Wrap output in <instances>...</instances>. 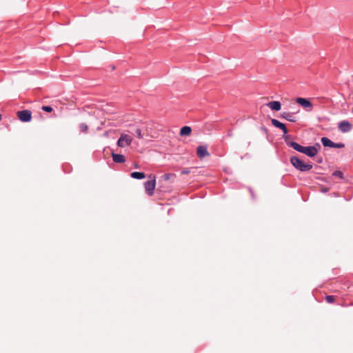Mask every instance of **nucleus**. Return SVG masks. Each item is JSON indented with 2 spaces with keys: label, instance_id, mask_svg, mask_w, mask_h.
Returning <instances> with one entry per match:
<instances>
[{
  "label": "nucleus",
  "instance_id": "nucleus-1",
  "mask_svg": "<svg viewBox=\"0 0 353 353\" xmlns=\"http://www.w3.org/2000/svg\"><path fill=\"white\" fill-rule=\"evenodd\" d=\"M290 163L296 170L301 172H307L312 168V164L305 163L296 156H293L290 157Z\"/></svg>",
  "mask_w": 353,
  "mask_h": 353
},
{
  "label": "nucleus",
  "instance_id": "nucleus-2",
  "mask_svg": "<svg viewBox=\"0 0 353 353\" xmlns=\"http://www.w3.org/2000/svg\"><path fill=\"white\" fill-rule=\"evenodd\" d=\"M151 179L147 181L145 184V189L149 196H152L154 194V190L156 187V179L154 175H150Z\"/></svg>",
  "mask_w": 353,
  "mask_h": 353
},
{
  "label": "nucleus",
  "instance_id": "nucleus-3",
  "mask_svg": "<svg viewBox=\"0 0 353 353\" xmlns=\"http://www.w3.org/2000/svg\"><path fill=\"white\" fill-rule=\"evenodd\" d=\"M320 145L316 143V145H311V146H303L302 152L303 154H305L309 157H314L316 156L318 153V148H320Z\"/></svg>",
  "mask_w": 353,
  "mask_h": 353
},
{
  "label": "nucleus",
  "instance_id": "nucleus-4",
  "mask_svg": "<svg viewBox=\"0 0 353 353\" xmlns=\"http://www.w3.org/2000/svg\"><path fill=\"white\" fill-rule=\"evenodd\" d=\"M132 142V138L126 134H121V137L117 141V145L121 148H124L130 145Z\"/></svg>",
  "mask_w": 353,
  "mask_h": 353
},
{
  "label": "nucleus",
  "instance_id": "nucleus-5",
  "mask_svg": "<svg viewBox=\"0 0 353 353\" xmlns=\"http://www.w3.org/2000/svg\"><path fill=\"white\" fill-rule=\"evenodd\" d=\"M19 119L23 122H28L31 120L32 112L28 110H23L17 112Z\"/></svg>",
  "mask_w": 353,
  "mask_h": 353
},
{
  "label": "nucleus",
  "instance_id": "nucleus-6",
  "mask_svg": "<svg viewBox=\"0 0 353 353\" xmlns=\"http://www.w3.org/2000/svg\"><path fill=\"white\" fill-rule=\"evenodd\" d=\"M296 101L303 108L307 109L309 111H311L312 110V104L307 99L298 97L296 99Z\"/></svg>",
  "mask_w": 353,
  "mask_h": 353
},
{
  "label": "nucleus",
  "instance_id": "nucleus-7",
  "mask_svg": "<svg viewBox=\"0 0 353 353\" xmlns=\"http://www.w3.org/2000/svg\"><path fill=\"white\" fill-rule=\"evenodd\" d=\"M338 128L341 132H342L343 133H346V132H349L352 130V125L347 121H342L339 123Z\"/></svg>",
  "mask_w": 353,
  "mask_h": 353
},
{
  "label": "nucleus",
  "instance_id": "nucleus-8",
  "mask_svg": "<svg viewBox=\"0 0 353 353\" xmlns=\"http://www.w3.org/2000/svg\"><path fill=\"white\" fill-rule=\"evenodd\" d=\"M196 154L201 159L210 156L206 145H199L196 148Z\"/></svg>",
  "mask_w": 353,
  "mask_h": 353
},
{
  "label": "nucleus",
  "instance_id": "nucleus-9",
  "mask_svg": "<svg viewBox=\"0 0 353 353\" xmlns=\"http://www.w3.org/2000/svg\"><path fill=\"white\" fill-rule=\"evenodd\" d=\"M281 117L290 122H296L297 121L296 117L294 112H283L281 114Z\"/></svg>",
  "mask_w": 353,
  "mask_h": 353
},
{
  "label": "nucleus",
  "instance_id": "nucleus-10",
  "mask_svg": "<svg viewBox=\"0 0 353 353\" xmlns=\"http://www.w3.org/2000/svg\"><path fill=\"white\" fill-rule=\"evenodd\" d=\"M267 105L272 110L279 111L281 108V104L278 101H272L268 103Z\"/></svg>",
  "mask_w": 353,
  "mask_h": 353
},
{
  "label": "nucleus",
  "instance_id": "nucleus-11",
  "mask_svg": "<svg viewBox=\"0 0 353 353\" xmlns=\"http://www.w3.org/2000/svg\"><path fill=\"white\" fill-rule=\"evenodd\" d=\"M112 160L115 163H124L125 161V157L122 154L112 153Z\"/></svg>",
  "mask_w": 353,
  "mask_h": 353
},
{
  "label": "nucleus",
  "instance_id": "nucleus-12",
  "mask_svg": "<svg viewBox=\"0 0 353 353\" xmlns=\"http://www.w3.org/2000/svg\"><path fill=\"white\" fill-rule=\"evenodd\" d=\"M321 143L324 147L334 148V142L327 137H322Z\"/></svg>",
  "mask_w": 353,
  "mask_h": 353
},
{
  "label": "nucleus",
  "instance_id": "nucleus-13",
  "mask_svg": "<svg viewBox=\"0 0 353 353\" xmlns=\"http://www.w3.org/2000/svg\"><path fill=\"white\" fill-rule=\"evenodd\" d=\"M192 129L189 126H183L181 128L180 134L181 136L190 135L191 134Z\"/></svg>",
  "mask_w": 353,
  "mask_h": 353
},
{
  "label": "nucleus",
  "instance_id": "nucleus-14",
  "mask_svg": "<svg viewBox=\"0 0 353 353\" xmlns=\"http://www.w3.org/2000/svg\"><path fill=\"white\" fill-rule=\"evenodd\" d=\"M131 177L136 179H142L145 177V175L143 172H133L130 174Z\"/></svg>",
  "mask_w": 353,
  "mask_h": 353
},
{
  "label": "nucleus",
  "instance_id": "nucleus-15",
  "mask_svg": "<svg viewBox=\"0 0 353 353\" xmlns=\"http://www.w3.org/2000/svg\"><path fill=\"white\" fill-rule=\"evenodd\" d=\"M290 147H292L294 150H295L297 152H299L301 153L302 152V150L303 148V146L299 145L298 143L294 142V141L290 143Z\"/></svg>",
  "mask_w": 353,
  "mask_h": 353
},
{
  "label": "nucleus",
  "instance_id": "nucleus-16",
  "mask_svg": "<svg viewBox=\"0 0 353 353\" xmlns=\"http://www.w3.org/2000/svg\"><path fill=\"white\" fill-rule=\"evenodd\" d=\"M271 123L274 127L278 128L279 129H281L283 126L284 127L285 125L284 123L280 122L279 121L275 119H272Z\"/></svg>",
  "mask_w": 353,
  "mask_h": 353
},
{
  "label": "nucleus",
  "instance_id": "nucleus-17",
  "mask_svg": "<svg viewBox=\"0 0 353 353\" xmlns=\"http://www.w3.org/2000/svg\"><path fill=\"white\" fill-rule=\"evenodd\" d=\"M332 175L334 176L339 177L340 179H343V172L341 171H339V170L334 171L333 172Z\"/></svg>",
  "mask_w": 353,
  "mask_h": 353
},
{
  "label": "nucleus",
  "instance_id": "nucleus-18",
  "mask_svg": "<svg viewBox=\"0 0 353 353\" xmlns=\"http://www.w3.org/2000/svg\"><path fill=\"white\" fill-rule=\"evenodd\" d=\"M325 300L327 303H334L335 298L332 295H327L325 296Z\"/></svg>",
  "mask_w": 353,
  "mask_h": 353
},
{
  "label": "nucleus",
  "instance_id": "nucleus-19",
  "mask_svg": "<svg viewBox=\"0 0 353 353\" xmlns=\"http://www.w3.org/2000/svg\"><path fill=\"white\" fill-rule=\"evenodd\" d=\"M79 128L83 132H87L88 129V125L83 123L80 124Z\"/></svg>",
  "mask_w": 353,
  "mask_h": 353
},
{
  "label": "nucleus",
  "instance_id": "nucleus-20",
  "mask_svg": "<svg viewBox=\"0 0 353 353\" xmlns=\"http://www.w3.org/2000/svg\"><path fill=\"white\" fill-rule=\"evenodd\" d=\"M283 137L287 145L290 146V143H291L292 142V141H290V137L288 135L283 134Z\"/></svg>",
  "mask_w": 353,
  "mask_h": 353
},
{
  "label": "nucleus",
  "instance_id": "nucleus-21",
  "mask_svg": "<svg viewBox=\"0 0 353 353\" xmlns=\"http://www.w3.org/2000/svg\"><path fill=\"white\" fill-rule=\"evenodd\" d=\"M135 134L136 136L139 138V139H142L143 138V135H142V133H141V130L140 128H137L136 130H135Z\"/></svg>",
  "mask_w": 353,
  "mask_h": 353
},
{
  "label": "nucleus",
  "instance_id": "nucleus-22",
  "mask_svg": "<svg viewBox=\"0 0 353 353\" xmlns=\"http://www.w3.org/2000/svg\"><path fill=\"white\" fill-rule=\"evenodd\" d=\"M42 110L47 112H51L52 111V108L50 106L45 105L42 107Z\"/></svg>",
  "mask_w": 353,
  "mask_h": 353
},
{
  "label": "nucleus",
  "instance_id": "nucleus-23",
  "mask_svg": "<svg viewBox=\"0 0 353 353\" xmlns=\"http://www.w3.org/2000/svg\"><path fill=\"white\" fill-rule=\"evenodd\" d=\"M344 147V144L342 143H334V148H342Z\"/></svg>",
  "mask_w": 353,
  "mask_h": 353
},
{
  "label": "nucleus",
  "instance_id": "nucleus-24",
  "mask_svg": "<svg viewBox=\"0 0 353 353\" xmlns=\"http://www.w3.org/2000/svg\"><path fill=\"white\" fill-rule=\"evenodd\" d=\"M281 130L283 132L284 134H286L288 133V129L285 126V125H284V127L283 126Z\"/></svg>",
  "mask_w": 353,
  "mask_h": 353
},
{
  "label": "nucleus",
  "instance_id": "nucleus-25",
  "mask_svg": "<svg viewBox=\"0 0 353 353\" xmlns=\"http://www.w3.org/2000/svg\"><path fill=\"white\" fill-rule=\"evenodd\" d=\"M190 173V170L188 169H184L181 171V174H188Z\"/></svg>",
  "mask_w": 353,
  "mask_h": 353
},
{
  "label": "nucleus",
  "instance_id": "nucleus-26",
  "mask_svg": "<svg viewBox=\"0 0 353 353\" xmlns=\"http://www.w3.org/2000/svg\"><path fill=\"white\" fill-rule=\"evenodd\" d=\"M171 176H172L171 174H165V176H164L165 180H166V181L169 180L170 179Z\"/></svg>",
  "mask_w": 353,
  "mask_h": 353
},
{
  "label": "nucleus",
  "instance_id": "nucleus-27",
  "mask_svg": "<svg viewBox=\"0 0 353 353\" xmlns=\"http://www.w3.org/2000/svg\"><path fill=\"white\" fill-rule=\"evenodd\" d=\"M317 162H318V163H321V162H322V158H321V157L319 158V159H317Z\"/></svg>",
  "mask_w": 353,
  "mask_h": 353
},
{
  "label": "nucleus",
  "instance_id": "nucleus-28",
  "mask_svg": "<svg viewBox=\"0 0 353 353\" xmlns=\"http://www.w3.org/2000/svg\"><path fill=\"white\" fill-rule=\"evenodd\" d=\"M134 167H135L136 168H139L137 164H135V165H134Z\"/></svg>",
  "mask_w": 353,
  "mask_h": 353
}]
</instances>
